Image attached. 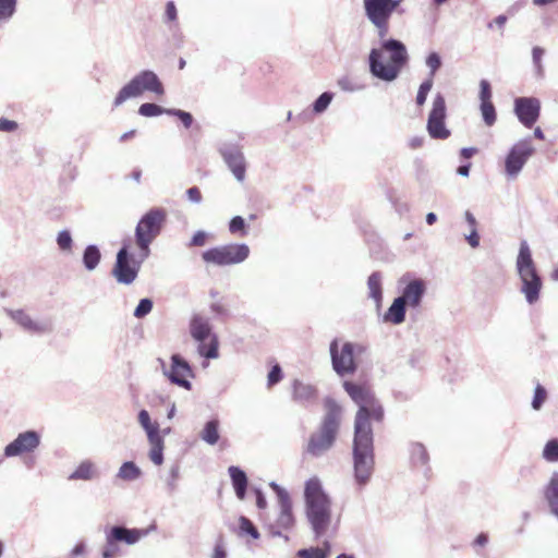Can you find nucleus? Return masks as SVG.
I'll return each mask as SVG.
<instances>
[{
  "label": "nucleus",
  "mask_w": 558,
  "mask_h": 558,
  "mask_svg": "<svg viewBox=\"0 0 558 558\" xmlns=\"http://www.w3.org/2000/svg\"><path fill=\"white\" fill-rule=\"evenodd\" d=\"M319 390L315 385L304 383L300 379L292 381V400L304 409L317 404Z\"/></svg>",
  "instance_id": "nucleus-20"
},
{
  "label": "nucleus",
  "mask_w": 558,
  "mask_h": 558,
  "mask_svg": "<svg viewBox=\"0 0 558 558\" xmlns=\"http://www.w3.org/2000/svg\"><path fill=\"white\" fill-rule=\"evenodd\" d=\"M305 515L315 538L324 536L331 523V498L318 477H311L304 486Z\"/></svg>",
  "instance_id": "nucleus-3"
},
{
  "label": "nucleus",
  "mask_w": 558,
  "mask_h": 558,
  "mask_svg": "<svg viewBox=\"0 0 558 558\" xmlns=\"http://www.w3.org/2000/svg\"><path fill=\"white\" fill-rule=\"evenodd\" d=\"M399 283L404 284L399 298L411 308L420 307L427 291L425 280L413 278L412 274L407 272L400 278Z\"/></svg>",
  "instance_id": "nucleus-16"
},
{
  "label": "nucleus",
  "mask_w": 558,
  "mask_h": 558,
  "mask_svg": "<svg viewBox=\"0 0 558 558\" xmlns=\"http://www.w3.org/2000/svg\"><path fill=\"white\" fill-rule=\"evenodd\" d=\"M142 475L141 468L133 461L123 462L117 473V477L125 482H134Z\"/></svg>",
  "instance_id": "nucleus-32"
},
{
  "label": "nucleus",
  "mask_w": 558,
  "mask_h": 558,
  "mask_svg": "<svg viewBox=\"0 0 558 558\" xmlns=\"http://www.w3.org/2000/svg\"><path fill=\"white\" fill-rule=\"evenodd\" d=\"M492 97H493V90H492V85H490L489 81L485 80V78L481 80L480 81V92H478L480 104L493 102Z\"/></svg>",
  "instance_id": "nucleus-54"
},
{
  "label": "nucleus",
  "mask_w": 558,
  "mask_h": 558,
  "mask_svg": "<svg viewBox=\"0 0 558 558\" xmlns=\"http://www.w3.org/2000/svg\"><path fill=\"white\" fill-rule=\"evenodd\" d=\"M447 106L445 96L437 93L433 98L432 109L428 113L426 130L433 140H447L451 131L446 125Z\"/></svg>",
  "instance_id": "nucleus-13"
},
{
  "label": "nucleus",
  "mask_w": 558,
  "mask_h": 558,
  "mask_svg": "<svg viewBox=\"0 0 558 558\" xmlns=\"http://www.w3.org/2000/svg\"><path fill=\"white\" fill-rule=\"evenodd\" d=\"M342 387L359 408L354 417L352 458L354 481L359 489H363L375 469L372 421L381 423L385 410L369 387L351 380H344Z\"/></svg>",
  "instance_id": "nucleus-1"
},
{
  "label": "nucleus",
  "mask_w": 558,
  "mask_h": 558,
  "mask_svg": "<svg viewBox=\"0 0 558 558\" xmlns=\"http://www.w3.org/2000/svg\"><path fill=\"white\" fill-rule=\"evenodd\" d=\"M197 352L202 357L207 360L217 359L219 356V341L217 335H213L208 341L198 343Z\"/></svg>",
  "instance_id": "nucleus-33"
},
{
  "label": "nucleus",
  "mask_w": 558,
  "mask_h": 558,
  "mask_svg": "<svg viewBox=\"0 0 558 558\" xmlns=\"http://www.w3.org/2000/svg\"><path fill=\"white\" fill-rule=\"evenodd\" d=\"M269 487L276 494L280 508L275 523L281 526L283 531H291L295 525V517L290 495L286 488L275 481L269 483Z\"/></svg>",
  "instance_id": "nucleus-17"
},
{
  "label": "nucleus",
  "mask_w": 558,
  "mask_h": 558,
  "mask_svg": "<svg viewBox=\"0 0 558 558\" xmlns=\"http://www.w3.org/2000/svg\"><path fill=\"white\" fill-rule=\"evenodd\" d=\"M5 312L27 332L43 335L51 331V325L48 322H36L23 310H5Z\"/></svg>",
  "instance_id": "nucleus-22"
},
{
  "label": "nucleus",
  "mask_w": 558,
  "mask_h": 558,
  "mask_svg": "<svg viewBox=\"0 0 558 558\" xmlns=\"http://www.w3.org/2000/svg\"><path fill=\"white\" fill-rule=\"evenodd\" d=\"M335 94L332 92H324L320 94L312 104V111L315 114L324 113L333 99Z\"/></svg>",
  "instance_id": "nucleus-42"
},
{
  "label": "nucleus",
  "mask_w": 558,
  "mask_h": 558,
  "mask_svg": "<svg viewBox=\"0 0 558 558\" xmlns=\"http://www.w3.org/2000/svg\"><path fill=\"white\" fill-rule=\"evenodd\" d=\"M413 167H414L417 180H423L425 178V175L427 174V169H426L424 160L421 158H415L413 161Z\"/></svg>",
  "instance_id": "nucleus-58"
},
{
  "label": "nucleus",
  "mask_w": 558,
  "mask_h": 558,
  "mask_svg": "<svg viewBox=\"0 0 558 558\" xmlns=\"http://www.w3.org/2000/svg\"><path fill=\"white\" fill-rule=\"evenodd\" d=\"M541 108V100L536 97H517L513 104L514 114L527 129L538 121Z\"/></svg>",
  "instance_id": "nucleus-19"
},
{
  "label": "nucleus",
  "mask_w": 558,
  "mask_h": 558,
  "mask_svg": "<svg viewBox=\"0 0 558 558\" xmlns=\"http://www.w3.org/2000/svg\"><path fill=\"white\" fill-rule=\"evenodd\" d=\"M380 48H372L368 70L373 77L393 82L409 62L407 46L397 38H380Z\"/></svg>",
  "instance_id": "nucleus-2"
},
{
  "label": "nucleus",
  "mask_w": 558,
  "mask_h": 558,
  "mask_svg": "<svg viewBox=\"0 0 558 558\" xmlns=\"http://www.w3.org/2000/svg\"><path fill=\"white\" fill-rule=\"evenodd\" d=\"M163 23L172 29L173 26H178V9L174 1H168L165 8Z\"/></svg>",
  "instance_id": "nucleus-46"
},
{
  "label": "nucleus",
  "mask_w": 558,
  "mask_h": 558,
  "mask_svg": "<svg viewBox=\"0 0 558 558\" xmlns=\"http://www.w3.org/2000/svg\"><path fill=\"white\" fill-rule=\"evenodd\" d=\"M238 536H250L253 539H258L260 537V534L256 525L248 518H246L245 515H240Z\"/></svg>",
  "instance_id": "nucleus-36"
},
{
  "label": "nucleus",
  "mask_w": 558,
  "mask_h": 558,
  "mask_svg": "<svg viewBox=\"0 0 558 558\" xmlns=\"http://www.w3.org/2000/svg\"><path fill=\"white\" fill-rule=\"evenodd\" d=\"M138 423L143 427V429L146 432L147 438H153L151 436L156 437L161 435L159 424L153 423L150 420V415L147 410L142 409L138 412Z\"/></svg>",
  "instance_id": "nucleus-34"
},
{
  "label": "nucleus",
  "mask_w": 558,
  "mask_h": 558,
  "mask_svg": "<svg viewBox=\"0 0 558 558\" xmlns=\"http://www.w3.org/2000/svg\"><path fill=\"white\" fill-rule=\"evenodd\" d=\"M549 511L558 520V473H554L543 490Z\"/></svg>",
  "instance_id": "nucleus-26"
},
{
  "label": "nucleus",
  "mask_w": 558,
  "mask_h": 558,
  "mask_svg": "<svg viewBox=\"0 0 558 558\" xmlns=\"http://www.w3.org/2000/svg\"><path fill=\"white\" fill-rule=\"evenodd\" d=\"M40 445V435L34 429L20 433L3 450V457L12 458L33 452Z\"/></svg>",
  "instance_id": "nucleus-18"
},
{
  "label": "nucleus",
  "mask_w": 558,
  "mask_h": 558,
  "mask_svg": "<svg viewBox=\"0 0 558 558\" xmlns=\"http://www.w3.org/2000/svg\"><path fill=\"white\" fill-rule=\"evenodd\" d=\"M154 307V301L150 298H143L138 301V304L136 305L133 315L137 319H142L146 317Z\"/></svg>",
  "instance_id": "nucleus-49"
},
{
  "label": "nucleus",
  "mask_w": 558,
  "mask_h": 558,
  "mask_svg": "<svg viewBox=\"0 0 558 558\" xmlns=\"http://www.w3.org/2000/svg\"><path fill=\"white\" fill-rule=\"evenodd\" d=\"M409 454L411 465L414 468H424V473L430 471L428 465L429 463V453L426 447L422 442L413 441L409 444Z\"/></svg>",
  "instance_id": "nucleus-24"
},
{
  "label": "nucleus",
  "mask_w": 558,
  "mask_h": 558,
  "mask_svg": "<svg viewBox=\"0 0 558 558\" xmlns=\"http://www.w3.org/2000/svg\"><path fill=\"white\" fill-rule=\"evenodd\" d=\"M118 543H125L126 545H134L143 537L147 536L150 532L157 530L156 523H151L146 529H130L121 524L107 526Z\"/></svg>",
  "instance_id": "nucleus-21"
},
{
  "label": "nucleus",
  "mask_w": 558,
  "mask_h": 558,
  "mask_svg": "<svg viewBox=\"0 0 558 558\" xmlns=\"http://www.w3.org/2000/svg\"><path fill=\"white\" fill-rule=\"evenodd\" d=\"M166 222L167 211L161 207L150 208L138 220L134 238L142 259H146L150 255V244L161 233Z\"/></svg>",
  "instance_id": "nucleus-6"
},
{
  "label": "nucleus",
  "mask_w": 558,
  "mask_h": 558,
  "mask_svg": "<svg viewBox=\"0 0 558 558\" xmlns=\"http://www.w3.org/2000/svg\"><path fill=\"white\" fill-rule=\"evenodd\" d=\"M17 0H0V22L9 21L16 11Z\"/></svg>",
  "instance_id": "nucleus-50"
},
{
  "label": "nucleus",
  "mask_w": 558,
  "mask_h": 558,
  "mask_svg": "<svg viewBox=\"0 0 558 558\" xmlns=\"http://www.w3.org/2000/svg\"><path fill=\"white\" fill-rule=\"evenodd\" d=\"M95 464L90 460L82 461L77 468L69 475L70 481H90L96 477Z\"/></svg>",
  "instance_id": "nucleus-31"
},
{
  "label": "nucleus",
  "mask_w": 558,
  "mask_h": 558,
  "mask_svg": "<svg viewBox=\"0 0 558 558\" xmlns=\"http://www.w3.org/2000/svg\"><path fill=\"white\" fill-rule=\"evenodd\" d=\"M17 123L13 120L0 118V131L1 132H14L17 129Z\"/></svg>",
  "instance_id": "nucleus-61"
},
{
  "label": "nucleus",
  "mask_w": 558,
  "mask_h": 558,
  "mask_svg": "<svg viewBox=\"0 0 558 558\" xmlns=\"http://www.w3.org/2000/svg\"><path fill=\"white\" fill-rule=\"evenodd\" d=\"M228 473L231 480L234 494L240 500H244L246 497L248 477L246 473L238 465H231L228 468Z\"/></svg>",
  "instance_id": "nucleus-25"
},
{
  "label": "nucleus",
  "mask_w": 558,
  "mask_h": 558,
  "mask_svg": "<svg viewBox=\"0 0 558 558\" xmlns=\"http://www.w3.org/2000/svg\"><path fill=\"white\" fill-rule=\"evenodd\" d=\"M163 376L172 384L185 390H192L191 379L195 377L194 369L190 362L179 353L170 357V366H167L163 359H157Z\"/></svg>",
  "instance_id": "nucleus-12"
},
{
  "label": "nucleus",
  "mask_w": 558,
  "mask_h": 558,
  "mask_svg": "<svg viewBox=\"0 0 558 558\" xmlns=\"http://www.w3.org/2000/svg\"><path fill=\"white\" fill-rule=\"evenodd\" d=\"M534 153L535 148L532 145L531 137H525L513 144L505 158L506 175L515 178Z\"/></svg>",
  "instance_id": "nucleus-14"
},
{
  "label": "nucleus",
  "mask_w": 558,
  "mask_h": 558,
  "mask_svg": "<svg viewBox=\"0 0 558 558\" xmlns=\"http://www.w3.org/2000/svg\"><path fill=\"white\" fill-rule=\"evenodd\" d=\"M187 199L193 204H201L203 201L202 192L198 186L189 187L185 191Z\"/></svg>",
  "instance_id": "nucleus-57"
},
{
  "label": "nucleus",
  "mask_w": 558,
  "mask_h": 558,
  "mask_svg": "<svg viewBox=\"0 0 558 558\" xmlns=\"http://www.w3.org/2000/svg\"><path fill=\"white\" fill-rule=\"evenodd\" d=\"M167 116L177 118L185 129H190L194 123L192 113L182 109L169 108Z\"/></svg>",
  "instance_id": "nucleus-44"
},
{
  "label": "nucleus",
  "mask_w": 558,
  "mask_h": 558,
  "mask_svg": "<svg viewBox=\"0 0 558 558\" xmlns=\"http://www.w3.org/2000/svg\"><path fill=\"white\" fill-rule=\"evenodd\" d=\"M324 405L326 413L319 430L311 435L307 444V452L316 458L333 446L340 427L341 407L329 396L324 399Z\"/></svg>",
  "instance_id": "nucleus-4"
},
{
  "label": "nucleus",
  "mask_w": 558,
  "mask_h": 558,
  "mask_svg": "<svg viewBox=\"0 0 558 558\" xmlns=\"http://www.w3.org/2000/svg\"><path fill=\"white\" fill-rule=\"evenodd\" d=\"M56 242L61 252H71L73 247V239L70 230H61L57 235Z\"/></svg>",
  "instance_id": "nucleus-47"
},
{
  "label": "nucleus",
  "mask_w": 558,
  "mask_h": 558,
  "mask_svg": "<svg viewBox=\"0 0 558 558\" xmlns=\"http://www.w3.org/2000/svg\"><path fill=\"white\" fill-rule=\"evenodd\" d=\"M145 92L162 96L165 86L153 70H142L135 74L125 85H123L113 99V107L118 108L128 99L137 98Z\"/></svg>",
  "instance_id": "nucleus-7"
},
{
  "label": "nucleus",
  "mask_w": 558,
  "mask_h": 558,
  "mask_svg": "<svg viewBox=\"0 0 558 558\" xmlns=\"http://www.w3.org/2000/svg\"><path fill=\"white\" fill-rule=\"evenodd\" d=\"M253 493H254L255 499H256V507L258 509H266L268 504H267V499H266V496H265V493L263 492V489L259 487H254Z\"/></svg>",
  "instance_id": "nucleus-59"
},
{
  "label": "nucleus",
  "mask_w": 558,
  "mask_h": 558,
  "mask_svg": "<svg viewBox=\"0 0 558 558\" xmlns=\"http://www.w3.org/2000/svg\"><path fill=\"white\" fill-rule=\"evenodd\" d=\"M229 231L232 234L246 235L248 232L245 219L242 216H234L229 221Z\"/></svg>",
  "instance_id": "nucleus-48"
},
{
  "label": "nucleus",
  "mask_w": 558,
  "mask_h": 558,
  "mask_svg": "<svg viewBox=\"0 0 558 558\" xmlns=\"http://www.w3.org/2000/svg\"><path fill=\"white\" fill-rule=\"evenodd\" d=\"M542 458L549 462H558V437L550 438L543 447Z\"/></svg>",
  "instance_id": "nucleus-41"
},
{
  "label": "nucleus",
  "mask_w": 558,
  "mask_h": 558,
  "mask_svg": "<svg viewBox=\"0 0 558 558\" xmlns=\"http://www.w3.org/2000/svg\"><path fill=\"white\" fill-rule=\"evenodd\" d=\"M363 345L345 341L339 349V339L335 338L329 343V354L332 371L339 377H345L356 373L359 364L355 361V353H362Z\"/></svg>",
  "instance_id": "nucleus-8"
},
{
  "label": "nucleus",
  "mask_w": 558,
  "mask_h": 558,
  "mask_svg": "<svg viewBox=\"0 0 558 558\" xmlns=\"http://www.w3.org/2000/svg\"><path fill=\"white\" fill-rule=\"evenodd\" d=\"M180 477V465L174 463L169 470L167 477V489L169 494H173L178 488V480Z\"/></svg>",
  "instance_id": "nucleus-52"
},
{
  "label": "nucleus",
  "mask_w": 558,
  "mask_h": 558,
  "mask_svg": "<svg viewBox=\"0 0 558 558\" xmlns=\"http://www.w3.org/2000/svg\"><path fill=\"white\" fill-rule=\"evenodd\" d=\"M477 153V148L475 147H463L460 150V156L462 159H470Z\"/></svg>",
  "instance_id": "nucleus-64"
},
{
  "label": "nucleus",
  "mask_w": 558,
  "mask_h": 558,
  "mask_svg": "<svg viewBox=\"0 0 558 558\" xmlns=\"http://www.w3.org/2000/svg\"><path fill=\"white\" fill-rule=\"evenodd\" d=\"M402 0H363L364 15L376 28L379 38L389 33V22L395 12L399 11Z\"/></svg>",
  "instance_id": "nucleus-9"
},
{
  "label": "nucleus",
  "mask_w": 558,
  "mask_h": 558,
  "mask_svg": "<svg viewBox=\"0 0 558 558\" xmlns=\"http://www.w3.org/2000/svg\"><path fill=\"white\" fill-rule=\"evenodd\" d=\"M547 397L548 393L546 388L541 384H537L534 388V395L531 402L532 409L535 411H539L543 408L544 403L546 402Z\"/></svg>",
  "instance_id": "nucleus-45"
},
{
  "label": "nucleus",
  "mask_w": 558,
  "mask_h": 558,
  "mask_svg": "<svg viewBox=\"0 0 558 558\" xmlns=\"http://www.w3.org/2000/svg\"><path fill=\"white\" fill-rule=\"evenodd\" d=\"M153 438H149L148 441L151 446L149 451V458L156 465H160L163 462V436H151Z\"/></svg>",
  "instance_id": "nucleus-35"
},
{
  "label": "nucleus",
  "mask_w": 558,
  "mask_h": 558,
  "mask_svg": "<svg viewBox=\"0 0 558 558\" xmlns=\"http://www.w3.org/2000/svg\"><path fill=\"white\" fill-rule=\"evenodd\" d=\"M545 54V49L539 46L532 48V61L534 65V75L537 80H542L545 76V69L542 59Z\"/></svg>",
  "instance_id": "nucleus-39"
},
{
  "label": "nucleus",
  "mask_w": 558,
  "mask_h": 558,
  "mask_svg": "<svg viewBox=\"0 0 558 558\" xmlns=\"http://www.w3.org/2000/svg\"><path fill=\"white\" fill-rule=\"evenodd\" d=\"M480 111L484 123L493 126L497 121V112L493 102L480 104Z\"/></svg>",
  "instance_id": "nucleus-43"
},
{
  "label": "nucleus",
  "mask_w": 558,
  "mask_h": 558,
  "mask_svg": "<svg viewBox=\"0 0 558 558\" xmlns=\"http://www.w3.org/2000/svg\"><path fill=\"white\" fill-rule=\"evenodd\" d=\"M392 397L397 402H408L413 398V393L405 390H392Z\"/></svg>",
  "instance_id": "nucleus-60"
},
{
  "label": "nucleus",
  "mask_w": 558,
  "mask_h": 558,
  "mask_svg": "<svg viewBox=\"0 0 558 558\" xmlns=\"http://www.w3.org/2000/svg\"><path fill=\"white\" fill-rule=\"evenodd\" d=\"M169 108H165L155 102H144L138 107L137 113L145 118H155L161 114H167Z\"/></svg>",
  "instance_id": "nucleus-38"
},
{
  "label": "nucleus",
  "mask_w": 558,
  "mask_h": 558,
  "mask_svg": "<svg viewBox=\"0 0 558 558\" xmlns=\"http://www.w3.org/2000/svg\"><path fill=\"white\" fill-rule=\"evenodd\" d=\"M515 270L521 282L520 292L530 305L535 304L541 298L543 278L533 259L530 245L525 240L520 242Z\"/></svg>",
  "instance_id": "nucleus-5"
},
{
  "label": "nucleus",
  "mask_w": 558,
  "mask_h": 558,
  "mask_svg": "<svg viewBox=\"0 0 558 558\" xmlns=\"http://www.w3.org/2000/svg\"><path fill=\"white\" fill-rule=\"evenodd\" d=\"M199 438L209 446H215L220 439V421L218 417L208 420L198 434Z\"/></svg>",
  "instance_id": "nucleus-28"
},
{
  "label": "nucleus",
  "mask_w": 558,
  "mask_h": 558,
  "mask_svg": "<svg viewBox=\"0 0 558 558\" xmlns=\"http://www.w3.org/2000/svg\"><path fill=\"white\" fill-rule=\"evenodd\" d=\"M105 534H106V544L101 549V557L102 558H116L120 550L119 543L107 527L105 529Z\"/></svg>",
  "instance_id": "nucleus-37"
},
{
  "label": "nucleus",
  "mask_w": 558,
  "mask_h": 558,
  "mask_svg": "<svg viewBox=\"0 0 558 558\" xmlns=\"http://www.w3.org/2000/svg\"><path fill=\"white\" fill-rule=\"evenodd\" d=\"M209 238V233L204 230L196 231L189 243L186 244L187 247H201L204 246Z\"/></svg>",
  "instance_id": "nucleus-55"
},
{
  "label": "nucleus",
  "mask_w": 558,
  "mask_h": 558,
  "mask_svg": "<svg viewBox=\"0 0 558 558\" xmlns=\"http://www.w3.org/2000/svg\"><path fill=\"white\" fill-rule=\"evenodd\" d=\"M101 260V252L98 245L88 244L82 254V264L87 271L95 270Z\"/></svg>",
  "instance_id": "nucleus-30"
},
{
  "label": "nucleus",
  "mask_w": 558,
  "mask_h": 558,
  "mask_svg": "<svg viewBox=\"0 0 558 558\" xmlns=\"http://www.w3.org/2000/svg\"><path fill=\"white\" fill-rule=\"evenodd\" d=\"M283 378V372H282V368L279 364H275L269 373H268V376H267V385L268 387H272L275 385H277L278 383H280Z\"/></svg>",
  "instance_id": "nucleus-56"
},
{
  "label": "nucleus",
  "mask_w": 558,
  "mask_h": 558,
  "mask_svg": "<svg viewBox=\"0 0 558 558\" xmlns=\"http://www.w3.org/2000/svg\"><path fill=\"white\" fill-rule=\"evenodd\" d=\"M368 298L372 299L377 307L383 302V274L373 271L367 278Z\"/></svg>",
  "instance_id": "nucleus-29"
},
{
  "label": "nucleus",
  "mask_w": 558,
  "mask_h": 558,
  "mask_svg": "<svg viewBox=\"0 0 558 558\" xmlns=\"http://www.w3.org/2000/svg\"><path fill=\"white\" fill-rule=\"evenodd\" d=\"M425 64L429 69V73L426 78L434 82L436 73L442 66L441 56L437 51H430L425 58Z\"/></svg>",
  "instance_id": "nucleus-40"
},
{
  "label": "nucleus",
  "mask_w": 558,
  "mask_h": 558,
  "mask_svg": "<svg viewBox=\"0 0 558 558\" xmlns=\"http://www.w3.org/2000/svg\"><path fill=\"white\" fill-rule=\"evenodd\" d=\"M218 151L234 178L239 182H243L246 174V161L242 147L235 143L223 142L219 145Z\"/></svg>",
  "instance_id": "nucleus-15"
},
{
  "label": "nucleus",
  "mask_w": 558,
  "mask_h": 558,
  "mask_svg": "<svg viewBox=\"0 0 558 558\" xmlns=\"http://www.w3.org/2000/svg\"><path fill=\"white\" fill-rule=\"evenodd\" d=\"M408 305L400 299L396 298L386 313L384 314V322L393 325H400L405 320Z\"/></svg>",
  "instance_id": "nucleus-27"
},
{
  "label": "nucleus",
  "mask_w": 558,
  "mask_h": 558,
  "mask_svg": "<svg viewBox=\"0 0 558 558\" xmlns=\"http://www.w3.org/2000/svg\"><path fill=\"white\" fill-rule=\"evenodd\" d=\"M465 240L472 248L478 247L481 238L477 229H471L470 233L465 235Z\"/></svg>",
  "instance_id": "nucleus-62"
},
{
  "label": "nucleus",
  "mask_w": 558,
  "mask_h": 558,
  "mask_svg": "<svg viewBox=\"0 0 558 558\" xmlns=\"http://www.w3.org/2000/svg\"><path fill=\"white\" fill-rule=\"evenodd\" d=\"M250 256V247L245 243H231L210 247L202 252V258L207 264L227 266L243 263Z\"/></svg>",
  "instance_id": "nucleus-11"
},
{
  "label": "nucleus",
  "mask_w": 558,
  "mask_h": 558,
  "mask_svg": "<svg viewBox=\"0 0 558 558\" xmlns=\"http://www.w3.org/2000/svg\"><path fill=\"white\" fill-rule=\"evenodd\" d=\"M433 85H434V82L432 80H427V78H425L420 84L417 94L415 97V104L418 107H422L426 102L427 96H428L429 92L432 90Z\"/></svg>",
  "instance_id": "nucleus-51"
},
{
  "label": "nucleus",
  "mask_w": 558,
  "mask_h": 558,
  "mask_svg": "<svg viewBox=\"0 0 558 558\" xmlns=\"http://www.w3.org/2000/svg\"><path fill=\"white\" fill-rule=\"evenodd\" d=\"M191 337L197 342L203 343L215 335L208 319L199 314H194L190 320Z\"/></svg>",
  "instance_id": "nucleus-23"
},
{
  "label": "nucleus",
  "mask_w": 558,
  "mask_h": 558,
  "mask_svg": "<svg viewBox=\"0 0 558 558\" xmlns=\"http://www.w3.org/2000/svg\"><path fill=\"white\" fill-rule=\"evenodd\" d=\"M267 527H268V532H269L270 536L282 537L286 542L289 541V536L282 533L283 530L278 524L270 523Z\"/></svg>",
  "instance_id": "nucleus-63"
},
{
  "label": "nucleus",
  "mask_w": 558,
  "mask_h": 558,
  "mask_svg": "<svg viewBox=\"0 0 558 558\" xmlns=\"http://www.w3.org/2000/svg\"><path fill=\"white\" fill-rule=\"evenodd\" d=\"M145 259L138 255V258L130 251V243L123 241L121 247L117 252L116 262L112 268V276L118 283L131 284L135 281L141 270V266Z\"/></svg>",
  "instance_id": "nucleus-10"
},
{
  "label": "nucleus",
  "mask_w": 558,
  "mask_h": 558,
  "mask_svg": "<svg viewBox=\"0 0 558 558\" xmlns=\"http://www.w3.org/2000/svg\"><path fill=\"white\" fill-rule=\"evenodd\" d=\"M298 558H328V553L319 547L302 548L296 551Z\"/></svg>",
  "instance_id": "nucleus-53"
}]
</instances>
